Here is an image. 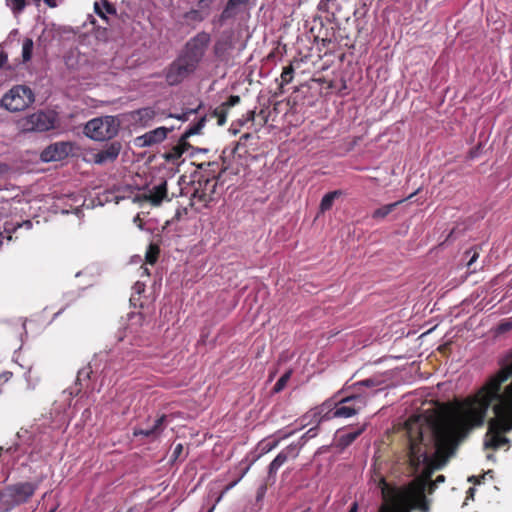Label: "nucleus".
I'll use <instances>...</instances> for the list:
<instances>
[{
  "mask_svg": "<svg viewBox=\"0 0 512 512\" xmlns=\"http://www.w3.org/2000/svg\"><path fill=\"white\" fill-rule=\"evenodd\" d=\"M302 447L303 443H291L281 450L268 466V477L275 476L289 458H296Z\"/></svg>",
  "mask_w": 512,
  "mask_h": 512,
  "instance_id": "9",
  "label": "nucleus"
},
{
  "mask_svg": "<svg viewBox=\"0 0 512 512\" xmlns=\"http://www.w3.org/2000/svg\"><path fill=\"white\" fill-rule=\"evenodd\" d=\"M121 148L120 142H112L104 149L93 154V162L99 165L114 162L119 156Z\"/></svg>",
  "mask_w": 512,
  "mask_h": 512,
  "instance_id": "13",
  "label": "nucleus"
},
{
  "mask_svg": "<svg viewBox=\"0 0 512 512\" xmlns=\"http://www.w3.org/2000/svg\"><path fill=\"white\" fill-rule=\"evenodd\" d=\"M101 5H102V8H103L105 13H107V14H116V8L114 7L113 4H111L107 0H102L101 1Z\"/></svg>",
  "mask_w": 512,
  "mask_h": 512,
  "instance_id": "35",
  "label": "nucleus"
},
{
  "mask_svg": "<svg viewBox=\"0 0 512 512\" xmlns=\"http://www.w3.org/2000/svg\"><path fill=\"white\" fill-rule=\"evenodd\" d=\"M92 373L91 367H85L78 371L77 381L81 384L84 379H89L90 374Z\"/></svg>",
  "mask_w": 512,
  "mask_h": 512,
  "instance_id": "32",
  "label": "nucleus"
},
{
  "mask_svg": "<svg viewBox=\"0 0 512 512\" xmlns=\"http://www.w3.org/2000/svg\"><path fill=\"white\" fill-rule=\"evenodd\" d=\"M35 101L33 91L25 85H15L0 100V107L9 112H20Z\"/></svg>",
  "mask_w": 512,
  "mask_h": 512,
  "instance_id": "6",
  "label": "nucleus"
},
{
  "mask_svg": "<svg viewBox=\"0 0 512 512\" xmlns=\"http://www.w3.org/2000/svg\"><path fill=\"white\" fill-rule=\"evenodd\" d=\"M26 2L25 0H12L11 1V9L14 14L21 13L25 8Z\"/></svg>",
  "mask_w": 512,
  "mask_h": 512,
  "instance_id": "31",
  "label": "nucleus"
},
{
  "mask_svg": "<svg viewBox=\"0 0 512 512\" xmlns=\"http://www.w3.org/2000/svg\"><path fill=\"white\" fill-rule=\"evenodd\" d=\"M255 118V111L254 110H250L247 112L246 114V119L245 121H253Z\"/></svg>",
  "mask_w": 512,
  "mask_h": 512,
  "instance_id": "44",
  "label": "nucleus"
},
{
  "mask_svg": "<svg viewBox=\"0 0 512 512\" xmlns=\"http://www.w3.org/2000/svg\"><path fill=\"white\" fill-rule=\"evenodd\" d=\"M365 428H366V426L362 425L360 428H358L354 431H349V432L341 434L339 437L340 445L346 447V446L350 445L351 443H353L363 433Z\"/></svg>",
  "mask_w": 512,
  "mask_h": 512,
  "instance_id": "21",
  "label": "nucleus"
},
{
  "mask_svg": "<svg viewBox=\"0 0 512 512\" xmlns=\"http://www.w3.org/2000/svg\"><path fill=\"white\" fill-rule=\"evenodd\" d=\"M341 195V191L335 190L323 196L320 202V211L325 212L332 208L334 201Z\"/></svg>",
  "mask_w": 512,
  "mask_h": 512,
  "instance_id": "23",
  "label": "nucleus"
},
{
  "mask_svg": "<svg viewBox=\"0 0 512 512\" xmlns=\"http://www.w3.org/2000/svg\"><path fill=\"white\" fill-rule=\"evenodd\" d=\"M94 10L97 15H99L101 18L106 19L105 12L102 8L101 3L95 2L94 4Z\"/></svg>",
  "mask_w": 512,
  "mask_h": 512,
  "instance_id": "38",
  "label": "nucleus"
},
{
  "mask_svg": "<svg viewBox=\"0 0 512 512\" xmlns=\"http://www.w3.org/2000/svg\"><path fill=\"white\" fill-rule=\"evenodd\" d=\"M166 421V416L163 415L159 418H157L154 422V424L146 429H135L134 435L135 436H144L149 438H157L164 430V423Z\"/></svg>",
  "mask_w": 512,
  "mask_h": 512,
  "instance_id": "16",
  "label": "nucleus"
},
{
  "mask_svg": "<svg viewBox=\"0 0 512 512\" xmlns=\"http://www.w3.org/2000/svg\"><path fill=\"white\" fill-rule=\"evenodd\" d=\"M210 43L211 36L208 32H198L185 43L179 56L197 70L204 60Z\"/></svg>",
  "mask_w": 512,
  "mask_h": 512,
  "instance_id": "4",
  "label": "nucleus"
},
{
  "mask_svg": "<svg viewBox=\"0 0 512 512\" xmlns=\"http://www.w3.org/2000/svg\"><path fill=\"white\" fill-rule=\"evenodd\" d=\"M206 124V116L201 117L196 123L191 124L187 130L183 133L181 138L187 142V139L190 136L198 135L201 133L202 129L205 127Z\"/></svg>",
  "mask_w": 512,
  "mask_h": 512,
  "instance_id": "22",
  "label": "nucleus"
},
{
  "mask_svg": "<svg viewBox=\"0 0 512 512\" xmlns=\"http://www.w3.org/2000/svg\"><path fill=\"white\" fill-rule=\"evenodd\" d=\"M195 71L196 69L193 66L178 55L166 69L165 79L170 86H175L182 83Z\"/></svg>",
  "mask_w": 512,
  "mask_h": 512,
  "instance_id": "8",
  "label": "nucleus"
},
{
  "mask_svg": "<svg viewBox=\"0 0 512 512\" xmlns=\"http://www.w3.org/2000/svg\"><path fill=\"white\" fill-rule=\"evenodd\" d=\"M293 433L294 432L292 431V432L286 433L283 436L278 437V438H275V436H271L267 439L262 440L258 444L260 453L263 455V454H266V453L272 451L279 445V443L282 439H286V438L290 437L291 435H293Z\"/></svg>",
  "mask_w": 512,
  "mask_h": 512,
  "instance_id": "19",
  "label": "nucleus"
},
{
  "mask_svg": "<svg viewBox=\"0 0 512 512\" xmlns=\"http://www.w3.org/2000/svg\"><path fill=\"white\" fill-rule=\"evenodd\" d=\"M72 150L68 142H56L46 147L41 153V159L45 162L60 161L67 157Z\"/></svg>",
  "mask_w": 512,
  "mask_h": 512,
  "instance_id": "11",
  "label": "nucleus"
},
{
  "mask_svg": "<svg viewBox=\"0 0 512 512\" xmlns=\"http://www.w3.org/2000/svg\"><path fill=\"white\" fill-rule=\"evenodd\" d=\"M198 112V108L197 109H188L187 111L181 113V114H173V113H170L168 114V117L169 118H175V119H178V120H181L183 122L185 121H188L189 120V116L191 114H196Z\"/></svg>",
  "mask_w": 512,
  "mask_h": 512,
  "instance_id": "29",
  "label": "nucleus"
},
{
  "mask_svg": "<svg viewBox=\"0 0 512 512\" xmlns=\"http://www.w3.org/2000/svg\"><path fill=\"white\" fill-rule=\"evenodd\" d=\"M215 164H216L215 162H209V163H207L206 165H207V166H211V165H215ZM204 165H205V164H204V163H202V164H200V166H199V167H200V168H203V167H204Z\"/></svg>",
  "mask_w": 512,
  "mask_h": 512,
  "instance_id": "51",
  "label": "nucleus"
},
{
  "mask_svg": "<svg viewBox=\"0 0 512 512\" xmlns=\"http://www.w3.org/2000/svg\"><path fill=\"white\" fill-rule=\"evenodd\" d=\"M232 49V34L228 32H223L221 37L217 39L213 45V53L215 57L221 61L227 59L228 54Z\"/></svg>",
  "mask_w": 512,
  "mask_h": 512,
  "instance_id": "14",
  "label": "nucleus"
},
{
  "mask_svg": "<svg viewBox=\"0 0 512 512\" xmlns=\"http://www.w3.org/2000/svg\"><path fill=\"white\" fill-rule=\"evenodd\" d=\"M134 221H135V222H139V216H136V217L134 218Z\"/></svg>",
  "mask_w": 512,
  "mask_h": 512,
  "instance_id": "55",
  "label": "nucleus"
},
{
  "mask_svg": "<svg viewBox=\"0 0 512 512\" xmlns=\"http://www.w3.org/2000/svg\"><path fill=\"white\" fill-rule=\"evenodd\" d=\"M158 254H159L158 246L154 245V244H150L146 251V255H145L146 261L149 264L153 265L157 261Z\"/></svg>",
  "mask_w": 512,
  "mask_h": 512,
  "instance_id": "26",
  "label": "nucleus"
},
{
  "mask_svg": "<svg viewBox=\"0 0 512 512\" xmlns=\"http://www.w3.org/2000/svg\"><path fill=\"white\" fill-rule=\"evenodd\" d=\"M377 382L373 379H366L361 382H358L355 384V386H366V387H374L376 386Z\"/></svg>",
  "mask_w": 512,
  "mask_h": 512,
  "instance_id": "40",
  "label": "nucleus"
},
{
  "mask_svg": "<svg viewBox=\"0 0 512 512\" xmlns=\"http://www.w3.org/2000/svg\"><path fill=\"white\" fill-rule=\"evenodd\" d=\"M467 253H468V254H471V253H472V255H471L470 259H469V260H468V262H467V266H468V267H471V266H472V264H473V263L477 260V258L479 257V254H478V252H477V250H476V249L470 250V251H468Z\"/></svg>",
  "mask_w": 512,
  "mask_h": 512,
  "instance_id": "37",
  "label": "nucleus"
},
{
  "mask_svg": "<svg viewBox=\"0 0 512 512\" xmlns=\"http://www.w3.org/2000/svg\"><path fill=\"white\" fill-rule=\"evenodd\" d=\"M190 148L188 142L184 141L181 137L177 145L173 146L169 152L165 154V159L169 162H176L182 155Z\"/></svg>",
  "mask_w": 512,
  "mask_h": 512,
  "instance_id": "18",
  "label": "nucleus"
},
{
  "mask_svg": "<svg viewBox=\"0 0 512 512\" xmlns=\"http://www.w3.org/2000/svg\"><path fill=\"white\" fill-rule=\"evenodd\" d=\"M358 511H359L358 503H357L356 501H354V502L350 505L348 512H358Z\"/></svg>",
  "mask_w": 512,
  "mask_h": 512,
  "instance_id": "45",
  "label": "nucleus"
},
{
  "mask_svg": "<svg viewBox=\"0 0 512 512\" xmlns=\"http://www.w3.org/2000/svg\"><path fill=\"white\" fill-rule=\"evenodd\" d=\"M119 120L106 115L89 120L84 126V134L95 141H105L115 137L119 130Z\"/></svg>",
  "mask_w": 512,
  "mask_h": 512,
  "instance_id": "5",
  "label": "nucleus"
},
{
  "mask_svg": "<svg viewBox=\"0 0 512 512\" xmlns=\"http://www.w3.org/2000/svg\"><path fill=\"white\" fill-rule=\"evenodd\" d=\"M36 482H17L0 491V512H9L16 506L27 503L35 494Z\"/></svg>",
  "mask_w": 512,
  "mask_h": 512,
  "instance_id": "3",
  "label": "nucleus"
},
{
  "mask_svg": "<svg viewBox=\"0 0 512 512\" xmlns=\"http://www.w3.org/2000/svg\"><path fill=\"white\" fill-rule=\"evenodd\" d=\"M290 375H291V372H290V371H288V372L284 373V374H283V375H282V376L277 380V382H276V384H275V386H274L273 390H274L275 392H277V393H278V392H280L281 390H283V389H284V387L286 386V384H287V382H288L289 378H290Z\"/></svg>",
  "mask_w": 512,
  "mask_h": 512,
  "instance_id": "28",
  "label": "nucleus"
},
{
  "mask_svg": "<svg viewBox=\"0 0 512 512\" xmlns=\"http://www.w3.org/2000/svg\"><path fill=\"white\" fill-rule=\"evenodd\" d=\"M403 200H400V201H396L394 203H390V204H387V205H384L378 209H376L373 214H372V217L374 219H384L388 214H390L396 206H398Z\"/></svg>",
  "mask_w": 512,
  "mask_h": 512,
  "instance_id": "24",
  "label": "nucleus"
},
{
  "mask_svg": "<svg viewBox=\"0 0 512 512\" xmlns=\"http://www.w3.org/2000/svg\"><path fill=\"white\" fill-rule=\"evenodd\" d=\"M229 9H230V8H227V7H226V8L223 10V12H222V14H221V19H222V20H225V19H227V18L229 17V14H228Z\"/></svg>",
  "mask_w": 512,
  "mask_h": 512,
  "instance_id": "48",
  "label": "nucleus"
},
{
  "mask_svg": "<svg viewBox=\"0 0 512 512\" xmlns=\"http://www.w3.org/2000/svg\"><path fill=\"white\" fill-rule=\"evenodd\" d=\"M166 197L167 183L165 181L148 189L144 194V198L154 206L160 205L162 200Z\"/></svg>",
  "mask_w": 512,
  "mask_h": 512,
  "instance_id": "15",
  "label": "nucleus"
},
{
  "mask_svg": "<svg viewBox=\"0 0 512 512\" xmlns=\"http://www.w3.org/2000/svg\"><path fill=\"white\" fill-rule=\"evenodd\" d=\"M155 115L156 112L152 107H144L131 112L132 120L141 126L149 125Z\"/></svg>",
  "mask_w": 512,
  "mask_h": 512,
  "instance_id": "17",
  "label": "nucleus"
},
{
  "mask_svg": "<svg viewBox=\"0 0 512 512\" xmlns=\"http://www.w3.org/2000/svg\"><path fill=\"white\" fill-rule=\"evenodd\" d=\"M133 290L136 294H141L142 292L145 291V284L140 281H137L133 286Z\"/></svg>",
  "mask_w": 512,
  "mask_h": 512,
  "instance_id": "41",
  "label": "nucleus"
},
{
  "mask_svg": "<svg viewBox=\"0 0 512 512\" xmlns=\"http://www.w3.org/2000/svg\"><path fill=\"white\" fill-rule=\"evenodd\" d=\"M182 449V446L179 444L176 449H175V452H180V450Z\"/></svg>",
  "mask_w": 512,
  "mask_h": 512,
  "instance_id": "52",
  "label": "nucleus"
},
{
  "mask_svg": "<svg viewBox=\"0 0 512 512\" xmlns=\"http://www.w3.org/2000/svg\"><path fill=\"white\" fill-rule=\"evenodd\" d=\"M172 130L173 128L158 127L138 137L136 139L137 145L140 147H148L158 144L164 141L168 133Z\"/></svg>",
  "mask_w": 512,
  "mask_h": 512,
  "instance_id": "12",
  "label": "nucleus"
},
{
  "mask_svg": "<svg viewBox=\"0 0 512 512\" xmlns=\"http://www.w3.org/2000/svg\"><path fill=\"white\" fill-rule=\"evenodd\" d=\"M217 189V181L215 177L212 178H201L197 181V185L194 188L193 196L200 202L205 204L214 200V194Z\"/></svg>",
  "mask_w": 512,
  "mask_h": 512,
  "instance_id": "10",
  "label": "nucleus"
},
{
  "mask_svg": "<svg viewBox=\"0 0 512 512\" xmlns=\"http://www.w3.org/2000/svg\"><path fill=\"white\" fill-rule=\"evenodd\" d=\"M486 457H487V459L491 460V459H493V454H487Z\"/></svg>",
  "mask_w": 512,
  "mask_h": 512,
  "instance_id": "53",
  "label": "nucleus"
},
{
  "mask_svg": "<svg viewBox=\"0 0 512 512\" xmlns=\"http://www.w3.org/2000/svg\"><path fill=\"white\" fill-rule=\"evenodd\" d=\"M248 0H228L227 8H234L239 5L246 4Z\"/></svg>",
  "mask_w": 512,
  "mask_h": 512,
  "instance_id": "39",
  "label": "nucleus"
},
{
  "mask_svg": "<svg viewBox=\"0 0 512 512\" xmlns=\"http://www.w3.org/2000/svg\"><path fill=\"white\" fill-rule=\"evenodd\" d=\"M186 17L193 20H201V18H199V12L197 10H191L186 14Z\"/></svg>",
  "mask_w": 512,
  "mask_h": 512,
  "instance_id": "43",
  "label": "nucleus"
},
{
  "mask_svg": "<svg viewBox=\"0 0 512 512\" xmlns=\"http://www.w3.org/2000/svg\"><path fill=\"white\" fill-rule=\"evenodd\" d=\"M317 434H318V426H314V427L310 428L305 434H303L297 443H303V446H304L305 443L309 439L316 437Z\"/></svg>",
  "mask_w": 512,
  "mask_h": 512,
  "instance_id": "30",
  "label": "nucleus"
},
{
  "mask_svg": "<svg viewBox=\"0 0 512 512\" xmlns=\"http://www.w3.org/2000/svg\"><path fill=\"white\" fill-rule=\"evenodd\" d=\"M58 118L54 111L39 110L19 120L18 125L22 132H46L53 129Z\"/></svg>",
  "mask_w": 512,
  "mask_h": 512,
  "instance_id": "7",
  "label": "nucleus"
},
{
  "mask_svg": "<svg viewBox=\"0 0 512 512\" xmlns=\"http://www.w3.org/2000/svg\"><path fill=\"white\" fill-rule=\"evenodd\" d=\"M11 376H12L11 372H5L2 375H0V380H3L4 382H6L10 379Z\"/></svg>",
  "mask_w": 512,
  "mask_h": 512,
  "instance_id": "47",
  "label": "nucleus"
},
{
  "mask_svg": "<svg viewBox=\"0 0 512 512\" xmlns=\"http://www.w3.org/2000/svg\"><path fill=\"white\" fill-rule=\"evenodd\" d=\"M249 466L243 471V473L240 475V477L238 479H236L235 481L231 482L230 484L227 485L226 487V490H230L232 489L242 478L243 476L247 473V471L249 470Z\"/></svg>",
  "mask_w": 512,
  "mask_h": 512,
  "instance_id": "42",
  "label": "nucleus"
},
{
  "mask_svg": "<svg viewBox=\"0 0 512 512\" xmlns=\"http://www.w3.org/2000/svg\"><path fill=\"white\" fill-rule=\"evenodd\" d=\"M512 329V320H507V321H503L501 322L498 327H497V332L498 333H505L509 330Z\"/></svg>",
  "mask_w": 512,
  "mask_h": 512,
  "instance_id": "34",
  "label": "nucleus"
},
{
  "mask_svg": "<svg viewBox=\"0 0 512 512\" xmlns=\"http://www.w3.org/2000/svg\"><path fill=\"white\" fill-rule=\"evenodd\" d=\"M7 61V56L4 53H0V67Z\"/></svg>",
  "mask_w": 512,
  "mask_h": 512,
  "instance_id": "49",
  "label": "nucleus"
},
{
  "mask_svg": "<svg viewBox=\"0 0 512 512\" xmlns=\"http://www.w3.org/2000/svg\"><path fill=\"white\" fill-rule=\"evenodd\" d=\"M240 102L238 95H231L226 102L222 104L223 108H230L237 105Z\"/></svg>",
  "mask_w": 512,
  "mask_h": 512,
  "instance_id": "33",
  "label": "nucleus"
},
{
  "mask_svg": "<svg viewBox=\"0 0 512 512\" xmlns=\"http://www.w3.org/2000/svg\"><path fill=\"white\" fill-rule=\"evenodd\" d=\"M140 271H141V276H144V275L149 276V274H150L148 268L144 267V266L140 267Z\"/></svg>",
  "mask_w": 512,
  "mask_h": 512,
  "instance_id": "50",
  "label": "nucleus"
},
{
  "mask_svg": "<svg viewBox=\"0 0 512 512\" xmlns=\"http://www.w3.org/2000/svg\"><path fill=\"white\" fill-rule=\"evenodd\" d=\"M51 512H53V511H51Z\"/></svg>",
  "mask_w": 512,
  "mask_h": 512,
  "instance_id": "56",
  "label": "nucleus"
},
{
  "mask_svg": "<svg viewBox=\"0 0 512 512\" xmlns=\"http://www.w3.org/2000/svg\"><path fill=\"white\" fill-rule=\"evenodd\" d=\"M214 116H217L218 118V124L219 125H224L225 122H226V112L225 110L222 108V109H216L214 111Z\"/></svg>",
  "mask_w": 512,
  "mask_h": 512,
  "instance_id": "36",
  "label": "nucleus"
},
{
  "mask_svg": "<svg viewBox=\"0 0 512 512\" xmlns=\"http://www.w3.org/2000/svg\"><path fill=\"white\" fill-rule=\"evenodd\" d=\"M197 151L204 153V152H207V149H197Z\"/></svg>",
  "mask_w": 512,
  "mask_h": 512,
  "instance_id": "54",
  "label": "nucleus"
},
{
  "mask_svg": "<svg viewBox=\"0 0 512 512\" xmlns=\"http://www.w3.org/2000/svg\"><path fill=\"white\" fill-rule=\"evenodd\" d=\"M496 374L505 381L512 377V351L501 361V368Z\"/></svg>",
  "mask_w": 512,
  "mask_h": 512,
  "instance_id": "20",
  "label": "nucleus"
},
{
  "mask_svg": "<svg viewBox=\"0 0 512 512\" xmlns=\"http://www.w3.org/2000/svg\"><path fill=\"white\" fill-rule=\"evenodd\" d=\"M340 394L341 392H337L314 409L317 424L334 418H350L358 414L367 404V396L364 394L353 393L344 397H340Z\"/></svg>",
  "mask_w": 512,
  "mask_h": 512,
  "instance_id": "2",
  "label": "nucleus"
},
{
  "mask_svg": "<svg viewBox=\"0 0 512 512\" xmlns=\"http://www.w3.org/2000/svg\"><path fill=\"white\" fill-rule=\"evenodd\" d=\"M49 7L54 8L58 6V0H43Z\"/></svg>",
  "mask_w": 512,
  "mask_h": 512,
  "instance_id": "46",
  "label": "nucleus"
},
{
  "mask_svg": "<svg viewBox=\"0 0 512 512\" xmlns=\"http://www.w3.org/2000/svg\"><path fill=\"white\" fill-rule=\"evenodd\" d=\"M294 68L292 65H288L283 68L281 73V85L289 84L293 80Z\"/></svg>",
  "mask_w": 512,
  "mask_h": 512,
  "instance_id": "27",
  "label": "nucleus"
},
{
  "mask_svg": "<svg viewBox=\"0 0 512 512\" xmlns=\"http://www.w3.org/2000/svg\"><path fill=\"white\" fill-rule=\"evenodd\" d=\"M33 40L30 38L24 39L22 43V59L23 62H28L32 57Z\"/></svg>",
  "mask_w": 512,
  "mask_h": 512,
  "instance_id": "25",
  "label": "nucleus"
},
{
  "mask_svg": "<svg viewBox=\"0 0 512 512\" xmlns=\"http://www.w3.org/2000/svg\"><path fill=\"white\" fill-rule=\"evenodd\" d=\"M504 382L498 374L491 375L460 413L417 415L407 421L409 466L415 478L409 485L389 493L383 488L385 502L379 512H430L425 492L428 489V493H433L436 484L445 481L439 475L432 483V473L453 454L458 430L483 425L490 406L493 417L488 420L484 449L509 450L511 441L506 434L512 430V385L503 388Z\"/></svg>",
  "mask_w": 512,
  "mask_h": 512,
  "instance_id": "1",
  "label": "nucleus"
}]
</instances>
